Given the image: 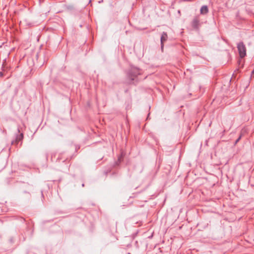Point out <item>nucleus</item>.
Masks as SVG:
<instances>
[{"mask_svg":"<svg viewBox=\"0 0 254 254\" xmlns=\"http://www.w3.org/2000/svg\"><path fill=\"white\" fill-rule=\"evenodd\" d=\"M141 71L140 69L135 67H131L130 69L127 72V77L133 81L138 75L141 74Z\"/></svg>","mask_w":254,"mask_h":254,"instance_id":"f257e3e1","label":"nucleus"},{"mask_svg":"<svg viewBox=\"0 0 254 254\" xmlns=\"http://www.w3.org/2000/svg\"><path fill=\"white\" fill-rule=\"evenodd\" d=\"M237 48L241 58H243L246 55V48L243 42H240L237 45Z\"/></svg>","mask_w":254,"mask_h":254,"instance_id":"f03ea898","label":"nucleus"},{"mask_svg":"<svg viewBox=\"0 0 254 254\" xmlns=\"http://www.w3.org/2000/svg\"><path fill=\"white\" fill-rule=\"evenodd\" d=\"M168 36L166 32H163L161 37V49L163 50L164 47V43L167 40Z\"/></svg>","mask_w":254,"mask_h":254,"instance_id":"7ed1b4c3","label":"nucleus"},{"mask_svg":"<svg viewBox=\"0 0 254 254\" xmlns=\"http://www.w3.org/2000/svg\"><path fill=\"white\" fill-rule=\"evenodd\" d=\"M199 21L198 18L197 17H195L192 21L191 25L194 28L197 29L199 25Z\"/></svg>","mask_w":254,"mask_h":254,"instance_id":"20e7f679","label":"nucleus"},{"mask_svg":"<svg viewBox=\"0 0 254 254\" xmlns=\"http://www.w3.org/2000/svg\"><path fill=\"white\" fill-rule=\"evenodd\" d=\"M208 11V7L206 5H203L200 8L201 14H206Z\"/></svg>","mask_w":254,"mask_h":254,"instance_id":"39448f33","label":"nucleus"},{"mask_svg":"<svg viewBox=\"0 0 254 254\" xmlns=\"http://www.w3.org/2000/svg\"><path fill=\"white\" fill-rule=\"evenodd\" d=\"M23 138V134L21 133L20 135H18L16 137V140L17 141H20Z\"/></svg>","mask_w":254,"mask_h":254,"instance_id":"423d86ee","label":"nucleus"},{"mask_svg":"<svg viewBox=\"0 0 254 254\" xmlns=\"http://www.w3.org/2000/svg\"><path fill=\"white\" fill-rule=\"evenodd\" d=\"M240 138H241V137H239V138L236 141V143H237L239 141V140H240Z\"/></svg>","mask_w":254,"mask_h":254,"instance_id":"0eeeda50","label":"nucleus"},{"mask_svg":"<svg viewBox=\"0 0 254 254\" xmlns=\"http://www.w3.org/2000/svg\"><path fill=\"white\" fill-rule=\"evenodd\" d=\"M252 74H254V69L252 71Z\"/></svg>","mask_w":254,"mask_h":254,"instance_id":"6e6552de","label":"nucleus"},{"mask_svg":"<svg viewBox=\"0 0 254 254\" xmlns=\"http://www.w3.org/2000/svg\"><path fill=\"white\" fill-rule=\"evenodd\" d=\"M0 75H2V73L0 72Z\"/></svg>","mask_w":254,"mask_h":254,"instance_id":"1a4fd4ad","label":"nucleus"}]
</instances>
